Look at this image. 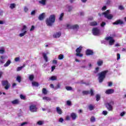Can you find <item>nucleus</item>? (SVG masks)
<instances>
[{"mask_svg":"<svg viewBox=\"0 0 126 126\" xmlns=\"http://www.w3.org/2000/svg\"><path fill=\"white\" fill-rule=\"evenodd\" d=\"M56 20V16L55 15H51L49 18L46 20V23L47 26H52Z\"/></svg>","mask_w":126,"mask_h":126,"instance_id":"f257e3e1","label":"nucleus"},{"mask_svg":"<svg viewBox=\"0 0 126 126\" xmlns=\"http://www.w3.org/2000/svg\"><path fill=\"white\" fill-rule=\"evenodd\" d=\"M108 70L103 71L98 73V81L99 83H102V81H104L105 77H106V74H107Z\"/></svg>","mask_w":126,"mask_h":126,"instance_id":"f03ea898","label":"nucleus"},{"mask_svg":"<svg viewBox=\"0 0 126 126\" xmlns=\"http://www.w3.org/2000/svg\"><path fill=\"white\" fill-rule=\"evenodd\" d=\"M102 14L104 15L105 18H107V19L109 20H111V19H112L113 17H114L113 14H110V10H107L106 11L102 13Z\"/></svg>","mask_w":126,"mask_h":126,"instance_id":"7ed1b4c3","label":"nucleus"},{"mask_svg":"<svg viewBox=\"0 0 126 126\" xmlns=\"http://www.w3.org/2000/svg\"><path fill=\"white\" fill-rule=\"evenodd\" d=\"M21 33L19 34V36L20 37H23L25 36L27 33V27L26 25L23 26V28L21 30Z\"/></svg>","mask_w":126,"mask_h":126,"instance_id":"20e7f679","label":"nucleus"},{"mask_svg":"<svg viewBox=\"0 0 126 126\" xmlns=\"http://www.w3.org/2000/svg\"><path fill=\"white\" fill-rule=\"evenodd\" d=\"M82 46H80L78 48L76 49V56L77 57H80L81 58V57H83V54L80 53H81V50H82Z\"/></svg>","mask_w":126,"mask_h":126,"instance_id":"39448f33","label":"nucleus"},{"mask_svg":"<svg viewBox=\"0 0 126 126\" xmlns=\"http://www.w3.org/2000/svg\"><path fill=\"white\" fill-rule=\"evenodd\" d=\"M105 39L109 42L108 44L110 46H113L115 44V39L111 36L106 37Z\"/></svg>","mask_w":126,"mask_h":126,"instance_id":"423d86ee","label":"nucleus"},{"mask_svg":"<svg viewBox=\"0 0 126 126\" xmlns=\"http://www.w3.org/2000/svg\"><path fill=\"white\" fill-rule=\"evenodd\" d=\"M1 83L3 86H5L4 88L6 90H8L10 87V84L7 81H2Z\"/></svg>","mask_w":126,"mask_h":126,"instance_id":"0eeeda50","label":"nucleus"},{"mask_svg":"<svg viewBox=\"0 0 126 126\" xmlns=\"http://www.w3.org/2000/svg\"><path fill=\"white\" fill-rule=\"evenodd\" d=\"M93 34L94 36H97L98 35H100V30L98 29V28H94L93 29Z\"/></svg>","mask_w":126,"mask_h":126,"instance_id":"6e6552de","label":"nucleus"},{"mask_svg":"<svg viewBox=\"0 0 126 126\" xmlns=\"http://www.w3.org/2000/svg\"><path fill=\"white\" fill-rule=\"evenodd\" d=\"M37 106L36 105L32 104L30 106L29 110L32 113H35V112H37Z\"/></svg>","mask_w":126,"mask_h":126,"instance_id":"1a4fd4ad","label":"nucleus"},{"mask_svg":"<svg viewBox=\"0 0 126 126\" xmlns=\"http://www.w3.org/2000/svg\"><path fill=\"white\" fill-rule=\"evenodd\" d=\"M111 104L112 105H114V101H111L110 103H107L106 104V107L107 109L108 110V111H113V106L111 105Z\"/></svg>","mask_w":126,"mask_h":126,"instance_id":"9d476101","label":"nucleus"},{"mask_svg":"<svg viewBox=\"0 0 126 126\" xmlns=\"http://www.w3.org/2000/svg\"><path fill=\"white\" fill-rule=\"evenodd\" d=\"M8 58L6 55H2L0 57V63L2 64L4 63L5 61H4L5 59H7Z\"/></svg>","mask_w":126,"mask_h":126,"instance_id":"9b49d317","label":"nucleus"},{"mask_svg":"<svg viewBox=\"0 0 126 126\" xmlns=\"http://www.w3.org/2000/svg\"><path fill=\"white\" fill-rule=\"evenodd\" d=\"M83 94H84V95H87V94H91V95L93 96V95H94V92L93 91V90L91 89L90 92L88 91H83Z\"/></svg>","mask_w":126,"mask_h":126,"instance_id":"f8f14e48","label":"nucleus"},{"mask_svg":"<svg viewBox=\"0 0 126 126\" xmlns=\"http://www.w3.org/2000/svg\"><path fill=\"white\" fill-rule=\"evenodd\" d=\"M49 54L50 52H49V51H46V52L42 53L43 57L46 63L48 62V57L47 56V55H49Z\"/></svg>","mask_w":126,"mask_h":126,"instance_id":"ddd939ff","label":"nucleus"},{"mask_svg":"<svg viewBox=\"0 0 126 126\" xmlns=\"http://www.w3.org/2000/svg\"><path fill=\"white\" fill-rule=\"evenodd\" d=\"M62 35V32H57L53 34L54 38H60Z\"/></svg>","mask_w":126,"mask_h":126,"instance_id":"4468645a","label":"nucleus"},{"mask_svg":"<svg viewBox=\"0 0 126 126\" xmlns=\"http://www.w3.org/2000/svg\"><path fill=\"white\" fill-rule=\"evenodd\" d=\"M118 24H124V22L122 20H118L116 21L115 22L113 23L114 25H118Z\"/></svg>","mask_w":126,"mask_h":126,"instance_id":"2eb2a0df","label":"nucleus"},{"mask_svg":"<svg viewBox=\"0 0 126 126\" xmlns=\"http://www.w3.org/2000/svg\"><path fill=\"white\" fill-rule=\"evenodd\" d=\"M70 117L72 119V120H73V121L76 120V118H77V115L74 113H72L70 114Z\"/></svg>","mask_w":126,"mask_h":126,"instance_id":"dca6fc26","label":"nucleus"},{"mask_svg":"<svg viewBox=\"0 0 126 126\" xmlns=\"http://www.w3.org/2000/svg\"><path fill=\"white\" fill-rule=\"evenodd\" d=\"M5 53V48L3 47H0V54L1 55H3V54Z\"/></svg>","mask_w":126,"mask_h":126,"instance_id":"f3484780","label":"nucleus"},{"mask_svg":"<svg viewBox=\"0 0 126 126\" xmlns=\"http://www.w3.org/2000/svg\"><path fill=\"white\" fill-rule=\"evenodd\" d=\"M56 112L59 115H62L63 114V110L60 108V107H56Z\"/></svg>","mask_w":126,"mask_h":126,"instance_id":"a211bd4d","label":"nucleus"},{"mask_svg":"<svg viewBox=\"0 0 126 126\" xmlns=\"http://www.w3.org/2000/svg\"><path fill=\"white\" fill-rule=\"evenodd\" d=\"M86 54L87 56L92 55L94 54L93 51L90 49H88L86 52Z\"/></svg>","mask_w":126,"mask_h":126,"instance_id":"6ab92c4d","label":"nucleus"},{"mask_svg":"<svg viewBox=\"0 0 126 126\" xmlns=\"http://www.w3.org/2000/svg\"><path fill=\"white\" fill-rule=\"evenodd\" d=\"M45 18V13H42L39 15L38 19L39 20L42 21Z\"/></svg>","mask_w":126,"mask_h":126,"instance_id":"aec40b11","label":"nucleus"},{"mask_svg":"<svg viewBox=\"0 0 126 126\" xmlns=\"http://www.w3.org/2000/svg\"><path fill=\"white\" fill-rule=\"evenodd\" d=\"M114 91L113 89H109L105 91L106 94H113L114 93Z\"/></svg>","mask_w":126,"mask_h":126,"instance_id":"412c9836","label":"nucleus"},{"mask_svg":"<svg viewBox=\"0 0 126 126\" xmlns=\"http://www.w3.org/2000/svg\"><path fill=\"white\" fill-rule=\"evenodd\" d=\"M66 8L68 12H70L72 10V6L69 5H66Z\"/></svg>","mask_w":126,"mask_h":126,"instance_id":"4be33fe9","label":"nucleus"},{"mask_svg":"<svg viewBox=\"0 0 126 126\" xmlns=\"http://www.w3.org/2000/svg\"><path fill=\"white\" fill-rule=\"evenodd\" d=\"M16 7V4L13 3H11L9 5V8H10V9H14V8H15Z\"/></svg>","mask_w":126,"mask_h":126,"instance_id":"5701e85b","label":"nucleus"},{"mask_svg":"<svg viewBox=\"0 0 126 126\" xmlns=\"http://www.w3.org/2000/svg\"><path fill=\"white\" fill-rule=\"evenodd\" d=\"M39 3L42 4V5H46L47 3V0H40L39 1Z\"/></svg>","mask_w":126,"mask_h":126,"instance_id":"b1692460","label":"nucleus"},{"mask_svg":"<svg viewBox=\"0 0 126 126\" xmlns=\"http://www.w3.org/2000/svg\"><path fill=\"white\" fill-rule=\"evenodd\" d=\"M72 29H73V30H78L79 29V26L78 25H72Z\"/></svg>","mask_w":126,"mask_h":126,"instance_id":"393cba45","label":"nucleus"},{"mask_svg":"<svg viewBox=\"0 0 126 126\" xmlns=\"http://www.w3.org/2000/svg\"><path fill=\"white\" fill-rule=\"evenodd\" d=\"M57 79H58V77H57V76H52L49 78L48 80H51L52 81H54V80H57Z\"/></svg>","mask_w":126,"mask_h":126,"instance_id":"a878e982","label":"nucleus"},{"mask_svg":"<svg viewBox=\"0 0 126 126\" xmlns=\"http://www.w3.org/2000/svg\"><path fill=\"white\" fill-rule=\"evenodd\" d=\"M11 103L13 104V105H17L18 104H19L20 101L19 99H15L12 101Z\"/></svg>","mask_w":126,"mask_h":126,"instance_id":"bb28decb","label":"nucleus"},{"mask_svg":"<svg viewBox=\"0 0 126 126\" xmlns=\"http://www.w3.org/2000/svg\"><path fill=\"white\" fill-rule=\"evenodd\" d=\"M90 26H97L98 25V23L96 21H93L90 23Z\"/></svg>","mask_w":126,"mask_h":126,"instance_id":"cd10ccee","label":"nucleus"},{"mask_svg":"<svg viewBox=\"0 0 126 126\" xmlns=\"http://www.w3.org/2000/svg\"><path fill=\"white\" fill-rule=\"evenodd\" d=\"M11 63V61L10 60H8L6 63L4 64V67H7L9 64Z\"/></svg>","mask_w":126,"mask_h":126,"instance_id":"c85d7f7f","label":"nucleus"},{"mask_svg":"<svg viewBox=\"0 0 126 126\" xmlns=\"http://www.w3.org/2000/svg\"><path fill=\"white\" fill-rule=\"evenodd\" d=\"M97 65L98 66H101L103 64V60H98L97 62Z\"/></svg>","mask_w":126,"mask_h":126,"instance_id":"c756f323","label":"nucleus"},{"mask_svg":"<svg viewBox=\"0 0 126 126\" xmlns=\"http://www.w3.org/2000/svg\"><path fill=\"white\" fill-rule=\"evenodd\" d=\"M34 76L33 74L29 75V79H30L31 81H33V79H34Z\"/></svg>","mask_w":126,"mask_h":126,"instance_id":"7c9ffc66","label":"nucleus"},{"mask_svg":"<svg viewBox=\"0 0 126 126\" xmlns=\"http://www.w3.org/2000/svg\"><path fill=\"white\" fill-rule=\"evenodd\" d=\"M72 25H73L67 24L66 25V27L67 29H72Z\"/></svg>","mask_w":126,"mask_h":126,"instance_id":"2f4dec72","label":"nucleus"},{"mask_svg":"<svg viewBox=\"0 0 126 126\" xmlns=\"http://www.w3.org/2000/svg\"><path fill=\"white\" fill-rule=\"evenodd\" d=\"M42 93L44 94V95H47V94H48V91H47L46 88L42 89Z\"/></svg>","mask_w":126,"mask_h":126,"instance_id":"473e14b6","label":"nucleus"},{"mask_svg":"<svg viewBox=\"0 0 126 126\" xmlns=\"http://www.w3.org/2000/svg\"><path fill=\"white\" fill-rule=\"evenodd\" d=\"M42 100H44V101H51V98L47 96H44L42 98Z\"/></svg>","mask_w":126,"mask_h":126,"instance_id":"72a5a7b5","label":"nucleus"},{"mask_svg":"<svg viewBox=\"0 0 126 126\" xmlns=\"http://www.w3.org/2000/svg\"><path fill=\"white\" fill-rule=\"evenodd\" d=\"M27 125H28V122H23V123L20 124V125L19 126H27Z\"/></svg>","mask_w":126,"mask_h":126,"instance_id":"f704fd0d","label":"nucleus"},{"mask_svg":"<svg viewBox=\"0 0 126 126\" xmlns=\"http://www.w3.org/2000/svg\"><path fill=\"white\" fill-rule=\"evenodd\" d=\"M32 86H35V87H38V86H39V84L36 82H32Z\"/></svg>","mask_w":126,"mask_h":126,"instance_id":"c9c22d12","label":"nucleus"},{"mask_svg":"<svg viewBox=\"0 0 126 126\" xmlns=\"http://www.w3.org/2000/svg\"><path fill=\"white\" fill-rule=\"evenodd\" d=\"M16 80L17 81H18V82L20 83V82H21V77L20 76H17L16 78Z\"/></svg>","mask_w":126,"mask_h":126,"instance_id":"e433bc0d","label":"nucleus"},{"mask_svg":"<svg viewBox=\"0 0 126 126\" xmlns=\"http://www.w3.org/2000/svg\"><path fill=\"white\" fill-rule=\"evenodd\" d=\"M64 15V14L63 13H61L60 15L59 20H60V21L63 20V16Z\"/></svg>","mask_w":126,"mask_h":126,"instance_id":"4c0bfd02","label":"nucleus"},{"mask_svg":"<svg viewBox=\"0 0 126 126\" xmlns=\"http://www.w3.org/2000/svg\"><path fill=\"white\" fill-rule=\"evenodd\" d=\"M89 108L90 111H93L94 109V106H93L92 104H90L89 106Z\"/></svg>","mask_w":126,"mask_h":126,"instance_id":"58836bf2","label":"nucleus"},{"mask_svg":"<svg viewBox=\"0 0 126 126\" xmlns=\"http://www.w3.org/2000/svg\"><path fill=\"white\" fill-rule=\"evenodd\" d=\"M37 124L39 126H42V125H44V121H39L38 122H37Z\"/></svg>","mask_w":126,"mask_h":126,"instance_id":"ea45409f","label":"nucleus"},{"mask_svg":"<svg viewBox=\"0 0 126 126\" xmlns=\"http://www.w3.org/2000/svg\"><path fill=\"white\" fill-rule=\"evenodd\" d=\"M25 66V65H24V66H21V67H18L17 69V71H20L21 69L23 68Z\"/></svg>","mask_w":126,"mask_h":126,"instance_id":"a19ab883","label":"nucleus"},{"mask_svg":"<svg viewBox=\"0 0 126 126\" xmlns=\"http://www.w3.org/2000/svg\"><path fill=\"white\" fill-rule=\"evenodd\" d=\"M65 89L67 90V91H70L72 90V88L71 87L66 86L65 87Z\"/></svg>","mask_w":126,"mask_h":126,"instance_id":"79ce46f5","label":"nucleus"},{"mask_svg":"<svg viewBox=\"0 0 126 126\" xmlns=\"http://www.w3.org/2000/svg\"><path fill=\"white\" fill-rule=\"evenodd\" d=\"M64 57H63V54H60L59 56H58V59L59 60H63V59Z\"/></svg>","mask_w":126,"mask_h":126,"instance_id":"37998d69","label":"nucleus"},{"mask_svg":"<svg viewBox=\"0 0 126 126\" xmlns=\"http://www.w3.org/2000/svg\"><path fill=\"white\" fill-rule=\"evenodd\" d=\"M95 121H96V119H95V117L93 116L91 118V122L92 123H94L95 122Z\"/></svg>","mask_w":126,"mask_h":126,"instance_id":"c03bdc74","label":"nucleus"},{"mask_svg":"<svg viewBox=\"0 0 126 126\" xmlns=\"http://www.w3.org/2000/svg\"><path fill=\"white\" fill-rule=\"evenodd\" d=\"M121 59V55L119 53L117 54V60L119 61V60Z\"/></svg>","mask_w":126,"mask_h":126,"instance_id":"a18cd8bd","label":"nucleus"},{"mask_svg":"<svg viewBox=\"0 0 126 126\" xmlns=\"http://www.w3.org/2000/svg\"><path fill=\"white\" fill-rule=\"evenodd\" d=\"M96 101L98 102V101H99L100 100V94H97L96 95Z\"/></svg>","mask_w":126,"mask_h":126,"instance_id":"49530a36","label":"nucleus"},{"mask_svg":"<svg viewBox=\"0 0 126 126\" xmlns=\"http://www.w3.org/2000/svg\"><path fill=\"white\" fill-rule=\"evenodd\" d=\"M107 9V6L104 5L101 8V10L102 11H104V10H106Z\"/></svg>","mask_w":126,"mask_h":126,"instance_id":"de8ad7c7","label":"nucleus"},{"mask_svg":"<svg viewBox=\"0 0 126 126\" xmlns=\"http://www.w3.org/2000/svg\"><path fill=\"white\" fill-rule=\"evenodd\" d=\"M119 9H120V10H124V9H125V8L124 7V6H123V5H120L119 6Z\"/></svg>","mask_w":126,"mask_h":126,"instance_id":"09e8293b","label":"nucleus"},{"mask_svg":"<svg viewBox=\"0 0 126 126\" xmlns=\"http://www.w3.org/2000/svg\"><path fill=\"white\" fill-rule=\"evenodd\" d=\"M66 104L68 105V106H71V101H69V100H68L66 101Z\"/></svg>","mask_w":126,"mask_h":126,"instance_id":"8fccbe9b","label":"nucleus"},{"mask_svg":"<svg viewBox=\"0 0 126 126\" xmlns=\"http://www.w3.org/2000/svg\"><path fill=\"white\" fill-rule=\"evenodd\" d=\"M52 63L53 64H57L58 63V61L57 60H53L52 61Z\"/></svg>","mask_w":126,"mask_h":126,"instance_id":"3c124183","label":"nucleus"},{"mask_svg":"<svg viewBox=\"0 0 126 126\" xmlns=\"http://www.w3.org/2000/svg\"><path fill=\"white\" fill-rule=\"evenodd\" d=\"M35 13H36V10H34L31 12V15H35Z\"/></svg>","mask_w":126,"mask_h":126,"instance_id":"603ef678","label":"nucleus"},{"mask_svg":"<svg viewBox=\"0 0 126 126\" xmlns=\"http://www.w3.org/2000/svg\"><path fill=\"white\" fill-rule=\"evenodd\" d=\"M19 61H20V58L19 57H17L15 58V62H16V63H17V62H19Z\"/></svg>","mask_w":126,"mask_h":126,"instance_id":"864d4df0","label":"nucleus"},{"mask_svg":"<svg viewBox=\"0 0 126 126\" xmlns=\"http://www.w3.org/2000/svg\"><path fill=\"white\" fill-rule=\"evenodd\" d=\"M20 98L21 99H22V100H25V96H24L23 94H21L20 95Z\"/></svg>","mask_w":126,"mask_h":126,"instance_id":"5fc2aeb1","label":"nucleus"},{"mask_svg":"<svg viewBox=\"0 0 126 126\" xmlns=\"http://www.w3.org/2000/svg\"><path fill=\"white\" fill-rule=\"evenodd\" d=\"M34 29H35V27L34 26H32L30 31L32 32V31H34Z\"/></svg>","mask_w":126,"mask_h":126,"instance_id":"6e6d98bb","label":"nucleus"},{"mask_svg":"<svg viewBox=\"0 0 126 126\" xmlns=\"http://www.w3.org/2000/svg\"><path fill=\"white\" fill-rule=\"evenodd\" d=\"M106 25V23L102 22V23L100 24L101 27H104Z\"/></svg>","mask_w":126,"mask_h":126,"instance_id":"4d7b16f0","label":"nucleus"},{"mask_svg":"<svg viewBox=\"0 0 126 126\" xmlns=\"http://www.w3.org/2000/svg\"><path fill=\"white\" fill-rule=\"evenodd\" d=\"M24 10L25 12H27L28 11V10H29V9H28V7H25L24 8Z\"/></svg>","mask_w":126,"mask_h":126,"instance_id":"13d9d810","label":"nucleus"},{"mask_svg":"<svg viewBox=\"0 0 126 126\" xmlns=\"http://www.w3.org/2000/svg\"><path fill=\"white\" fill-rule=\"evenodd\" d=\"M61 86L60 84H58L56 87H55V90H57V89H59V88H60Z\"/></svg>","mask_w":126,"mask_h":126,"instance_id":"bf43d9fd","label":"nucleus"},{"mask_svg":"<svg viewBox=\"0 0 126 126\" xmlns=\"http://www.w3.org/2000/svg\"><path fill=\"white\" fill-rule=\"evenodd\" d=\"M102 114L103 115H104L105 116H106V115H107L108 112L107 111H103L102 112Z\"/></svg>","mask_w":126,"mask_h":126,"instance_id":"052dcab7","label":"nucleus"},{"mask_svg":"<svg viewBox=\"0 0 126 126\" xmlns=\"http://www.w3.org/2000/svg\"><path fill=\"white\" fill-rule=\"evenodd\" d=\"M55 68H56V66H52L51 67V71H54Z\"/></svg>","mask_w":126,"mask_h":126,"instance_id":"680f3d73","label":"nucleus"},{"mask_svg":"<svg viewBox=\"0 0 126 126\" xmlns=\"http://www.w3.org/2000/svg\"><path fill=\"white\" fill-rule=\"evenodd\" d=\"M126 113H125V112H122L121 114H120V116H121V117H124V116H125V114Z\"/></svg>","mask_w":126,"mask_h":126,"instance_id":"e2e57ef3","label":"nucleus"},{"mask_svg":"<svg viewBox=\"0 0 126 126\" xmlns=\"http://www.w3.org/2000/svg\"><path fill=\"white\" fill-rule=\"evenodd\" d=\"M99 67H96L95 68V73H96V72H97L98 71H99Z\"/></svg>","mask_w":126,"mask_h":126,"instance_id":"0e129e2a","label":"nucleus"},{"mask_svg":"<svg viewBox=\"0 0 126 126\" xmlns=\"http://www.w3.org/2000/svg\"><path fill=\"white\" fill-rule=\"evenodd\" d=\"M79 14L81 16H83V15H84V12H80Z\"/></svg>","mask_w":126,"mask_h":126,"instance_id":"69168bd1","label":"nucleus"},{"mask_svg":"<svg viewBox=\"0 0 126 126\" xmlns=\"http://www.w3.org/2000/svg\"><path fill=\"white\" fill-rule=\"evenodd\" d=\"M50 87L51 88H54V89H55V86H54V84H50Z\"/></svg>","mask_w":126,"mask_h":126,"instance_id":"338daca9","label":"nucleus"},{"mask_svg":"<svg viewBox=\"0 0 126 126\" xmlns=\"http://www.w3.org/2000/svg\"><path fill=\"white\" fill-rule=\"evenodd\" d=\"M59 122H60V123H63V118H60V119H59Z\"/></svg>","mask_w":126,"mask_h":126,"instance_id":"774afa93","label":"nucleus"}]
</instances>
